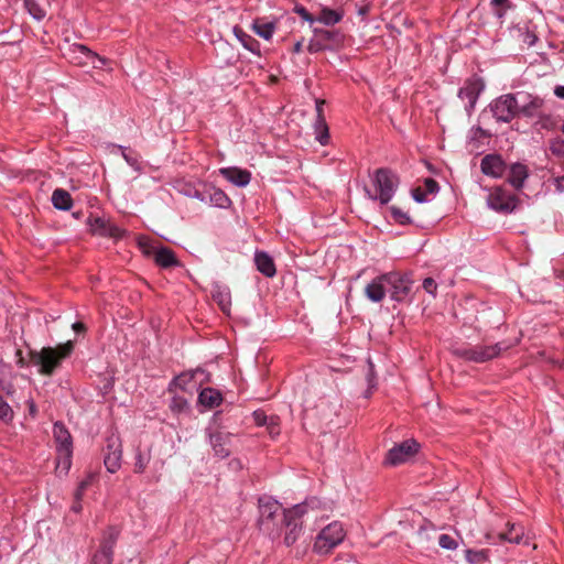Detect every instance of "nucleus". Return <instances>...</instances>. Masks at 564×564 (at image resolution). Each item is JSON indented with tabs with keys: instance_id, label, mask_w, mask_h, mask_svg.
<instances>
[{
	"instance_id": "1",
	"label": "nucleus",
	"mask_w": 564,
	"mask_h": 564,
	"mask_svg": "<svg viewBox=\"0 0 564 564\" xmlns=\"http://www.w3.org/2000/svg\"><path fill=\"white\" fill-rule=\"evenodd\" d=\"M259 529L272 540L282 535V525L289 516V509H283L282 505L270 497L259 499Z\"/></svg>"
},
{
	"instance_id": "2",
	"label": "nucleus",
	"mask_w": 564,
	"mask_h": 564,
	"mask_svg": "<svg viewBox=\"0 0 564 564\" xmlns=\"http://www.w3.org/2000/svg\"><path fill=\"white\" fill-rule=\"evenodd\" d=\"M70 352V340L56 348L46 347L40 351L31 352V361L37 367L40 373L50 376L59 366L64 358Z\"/></svg>"
},
{
	"instance_id": "3",
	"label": "nucleus",
	"mask_w": 564,
	"mask_h": 564,
	"mask_svg": "<svg viewBox=\"0 0 564 564\" xmlns=\"http://www.w3.org/2000/svg\"><path fill=\"white\" fill-rule=\"evenodd\" d=\"M372 184L376 194L366 188L368 197L372 200H379L381 205H387L395 194L399 177L389 169H378L373 174Z\"/></svg>"
},
{
	"instance_id": "4",
	"label": "nucleus",
	"mask_w": 564,
	"mask_h": 564,
	"mask_svg": "<svg viewBox=\"0 0 564 564\" xmlns=\"http://www.w3.org/2000/svg\"><path fill=\"white\" fill-rule=\"evenodd\" d=\"M53 435L57 448L56 475L58 477L67 476L70 470V432L62 422L57 421L53 426Z\"/></svg>"
},
{
	"instance_id": "5",
	"label": "nucleus",
	"mask_w": 564,
	"mask_h": 564,
	"mask_svg": "<svg viewBox=\"0 0 564 564\" xmlns=\"http://www.w3.org/2000/svg\"><path fill=\"white\" fill-rule=\"evenodd\" d=\"M345 536L344 525L338 521H334L317 534L313 549L318 554H328L344 541Z\"/></svg>"
},
{
	"instance_id": "6",
	"label": "nucleus",
	"mask_w": 564,
	"mask_h": 564,
	"mask_svg": "<svg viewBox=\"0 0 564 564\" xmlns=\"http://www.w3.org/2000/svg\"><path fill=\"white\" fill-rule=\"evenodd\" d=\"M489 110L498 122H510L518 115L516 94H505L489 104Z\"/></svg>"
},
{
	"instance_id": "7",
	"label": "nucleus",
	"mask_w": 564,
	"mask_h": 564,
	"mask_svg": "<svg viewBox=\"0 0 564 564\" xmlns=\"http://www.w3.org/2000/svg\"><path fill=\"white\" fill-rule=\"evenodd\" d=\"M306 512L304 503L295 505L289 509L285 522L282 525V533L284 534L283 542L286 546L293 545L301 535L302 522L301 517Z\"/></svg>"
},
{
	"instance_id": "8",
	"label": "nucleus",
	"mask_w": 564,
	"mask_h": 564,
	"mask_svg": "<svg viewBox=\"0 0 564 564\" xmlns=\"http://www.w3.org/2000/svg\"><path fill=\"white\" fill-rule=\"evenodd\" d=\"M505 349H507V346H502V344L497 343L494 345H478L468 348H458L455 350V354L468 361L486 362L499 356V354Z\"/></svg>"
},
{
	"instance_id": "9",
	"label": "nucleus",
	"mask_w": 564,
	"mask_h": 564,
	"mask_svg": "<svg viewBox=\"0 0 564 564\" xmlns=\"http://www.w3.org/2000/svg\"><path fill=\"white\" fill-rule=\"evenodd\" d=\"M106 59L90 51L83 44H73V66L84 69L88 74L91 69L101 68Z\"/></svg>"
},
{
	"instance_id": "10",
	"label": "nucleus",
	"mask_w": 564,
	"mask_h": 564,
	"mask_svg": "<svg viewBox=\"0 0 564 564\" xmlns=\"http://www.w3.org/2000/svg\"><path fill=\"white\" fill-rule=\"evenodd\" d=\"M104 464L106 469L115 474L121 468L122 443L120 436L112 432L106 438Z\"/></svg>"
},
{
	"instance_id": "11",
	"label": "nucleus",
	"mask_w": 564,
	"mask_h": 564,
	"mask_svg": "<svg viewBox=\"0 0 564 564\" xmlns=\"http://www.w3.org/2000/svg\"><path fill=\"white\" fill-rule=\"evenodd\" d=\"M119 530L115 527L108 528L100 543L99 550L94 554L91 564H111L113 546L118 540Z\"/></svg>"
},
{
	"instance_id": "12",
	"label": "nucleus",
	"mask_w": 564,
	"mask_h": 564,
	"mask_svg": "<svg viewBox=\"0 0 564 564\" xmlns=\"http://www.w3.org/2000/svg\"><path fill=\"white\" fill-rule=\"evenodd\" d=\"M484 89H485V83H484L482 78L473 76V77L468 78L465 82L464 86L458 90V97L462 100L467 101L466 110L468 112L474 110L476 102L478 100V97L484 91Z\"/></svg>"
},
{
	"instance_id": "13",
	"label": "nucleus",
	"mask_w": 564,
	"mask_h": 564,
	"mask_svg": "<svg viewBox=\"0 0 564 564\" xmlns=\"http://www.w3.org/2000/svg\"><path fill=\"white\" fill-rule=\"evenodd\" d=\"M148 241H149L148 238L141 237L139 239V245L141 247L149 248L148 250H145V252L153 253L154 261L159 267H161L163 269H167V268H172V267H177L180 264L178 260L172 249H170L167 247L150 246L148 243Z\"/></svg>"
},
{
	"instance_id": "14",
	"label": "nucleus",
	"mask_w": 564,
	"mask_h": 564,
	"mask_svg": "<svg viewBox=\"0 0 564 564\" xmlns=\"http://www.w3.org/2000/svg\"><path fill=\"white\" fill-rule=\"evenodd\" d=\"M518 199L501 187H496L487 198L488 206L497 212L511 213L517 207Z\"/></svg>"
},
{
	"instance_id": "15",
	"label": "nucleus",
	"mask_w": 564,
	"mask_h": 564,
	"mask_svg": "<svg viewBox=\"0 0 564 564\" xmlns=\"http://www.w3.org/2000/svg\"><path fill=\"white\" fill-rule=\"evenodd\" d=\"M419 449V444L414 440H406L399 445L393 446L387 454L386 463L392 466L405 463Z\"/></svg>"
},
{
	"instance_id": "16",
	"label": "nucleus",
	"mask_w": 564,
	"mask_h": 564,
	"mask_svg": "<svg viewBox=\"0 0 564 564\" xmlns=\"http://www.w3.org/2000/svg\"><path fill=\"white\" fill-rule=\"evenodd\" d=\"M516 96L518 98V113L527 118L541 116V109L544 105L541 97L528 93H518Z\"/></svg>"
},
{
	"instance_id": "17",
	"label": "nucleus",
	"mask_w": 564,
	"mask_h": 564,
	"mask_svg": "<svg viewBox=\"0 0 564 564\" xmlns=\"http://www.w3.org/2000/svg\"><path fill=\"white\" fill-rule=\"evenodd\" d=\"M87 224L93 234L101 237H109L118 240L126 234V230L101 217H96L94 219L89 218Z\"/></svg>"
},
{
	"instance_id": "18",
	"label": "nucleus",
	"mask_w": 564,
	"mask_h": 564,
	"mask_svg": "<svg viewBox=\"0 0 564 564\" xmlns=\"http://www.w3.org/2000/svg\"><path fill=\"white\" fill-rule=\"evenodd\" d=\"M387 286L392 290V299L401 300L411 290V281L406 275H401L397 272L387 273Z\"/></svg>"
},
{
	"instance_id": "19",
	"label": "nucleus",
	"mask_w": 564,
	"mask_h": 564,
	"mask_svg": "<svg viewBox=\"0 0 564 564\" xmlns=\"http://www.w3.org/2000/svg\"><path fill=\"white\" fill-rule=\"evenodd\" d=\"M480 169L485 175L498 178L505 173L506 164L500 155L487 154L481 159Z\"/></svg>"
},
{
	"instance_id": "20",
	"label": "nucleus",
	"mask_w": 564,
	"mask_h": 564,
	"mask_svg": "<svg viewBox=\"0 0 564 564\" xmlns=\"http://www.w3.org/2000/svg\"><path fill=\"white\" fill-rule=\"evenodd\" d=\"M209 443L217 457L227 458L230 455L231 435L229 433H212L209 434Z\"/></svg>"
},
{
	"instance_id": "21",
	"label": "nucleus",
	"mask_w": 564,
	"mask_h": 564,
	"mask_svg": "<svg viewBox=\"0 0 564 564\" xmlns=\"http://www.w3.org/2000/svg\"><path fill=\"white\" fill-rule=\"evenodd\" d=\"M219 173L230 183L238 187L247 186L251 181V173L239 167H223Z\"/></svg>"
},
{
	"instance_id": "22",
	"label": "nucleus",
	"mask_w": 564,
	"mask_h": 564,
	"mask_svg": "<svg viewBox=\"0 0 564 564\" xmlns=\"http://www.w3.org/2000/svg\"><path fill=\"white\" fill-rule=\"evenodd\" d=\"M387 273L373 279L366 288V296L375 303L381 302L386 296Z\"/></svg>"
},
{
	"instance_id": "23",
	"label": "nucleus",
	"mask_w": 564,
	"mask_h": 564,
	"mask_svg": "<svg viewBox=\"0 0 564 564\" xmlns=\"http://www.w3.org/2000/svg\"><path fill=\"white\" fill-rule=\"evenodd\" d=\"M215 52L221 66L232 65L238 57L234 46L226 41L217 42L215 44Z\"/></svg>"
},
{
	"instance_id": "24",
	"label": "nucleus",
	"mask_w": 564,
	"mask_h": 564,
	"mask_svg": "<svg viewBox=\"0 0 564 564\" xmlns=\"http://www.w3.org/2000/svg\"><path fill=\"white\" fill-rule=\"evenodd\" d=\"M312 31L315 36L321 37L322 42L329 45V50L341 45L345 40V35L339 30L313 28Z\"/></svg>"
},
{
	"instance_id": "25",
	"label": "nucleus",
	"mask_w": 564,
	"mask_h": 564,
	"mask_svg": "<svg viewBox=\"0 0 564 564\" xmlns=\"http://www.w3.org/2000/svg\"><path fill=\"white\" fill-rule=\"evenodd\" d=\"M254 263L257 270L267 278H273L276 273L272 257L265 251H256Z\"/></svg>"
},
{
	"instance_id": "26",
	"label": "nucleus",
	"mask_w": 564,
	"mask_h": 564,
	"mask_svg": "<svg viewBox=\"0 0 564 564\" xmlns=\"http://www.w3.org/2000/svg\"><path fill=\"white\" fill-rule=\"evenodd\" d=\"M529 176V169L522 163H513L510 165L508 182L516 188L523 187L525 180Z\"/></svg>"
},
{
	"instance_id": "27",
	"label": "nucleus",
	"mask_w": 564,
	"mask_h": 564,
	"mask_svg": "<svg viewBox=\"0 0 564 564\" xmlns=\"http://www.w3.org/2000/svg\"><path fill=\"white\" fill-rule=\"evenodd\" d=\"M212 296L217 302L220 310L229 314L231 306V294L230 290L226 285L215 284L212 290Z\"/></svg>"
},
{
	"instance_id": "28",
	"label": "nucleus",
	"mask_w": 564,
	"mask_h": 564,
	"mask_svg": "<svg viewBox=\"0 0 564 564\" xmlns=\"http://www.w3.org/2000/svg\"><path fill=\"white\" fill-rule=\"evenodd\" d=\"M276 29V24L274 21H269L264 18L256 19L252 23L253 32L260 37L269 41L272 39Z\"/></svg>"
},
{
	"instance_id": "29",
	"label": "nucleus",
	"mask_w": 564,
	"mask_h": 564,
	"mask_svg": "<svg viewBox=\"0 0 564 564\" xmlns=\"http://www.w3.org/2000/svg\"><path fill=\"white\" fill-rule=\"evenodd\" d=\"M502 540H506L510 543L516 544H528L529 538L524 534V529L521 524L512 523L509 525L508 530L500 534Z\"/></svg>"
},
{
	"instance_id": "30",
	"label": "nucleus",
	"mask_w": 564,
	"mask_h": 564,
	"mask_svg": "<svg viewBox=\"0 0 564 564\" xmlns=\"http://www.w3.org/2000/svg\"><path fill=\"white\" fill-rule=\"evenodd\" d=\"M344 18V12L334 10L327 7H323L317 17H315V23L319 22L326 26H333L339 23Z\"/></svg>"
},
{
	"instance_id": "31",
	"label": "nucleus",
	"mask_w": 564,
	"mask_h": 564,
	"mask_svg": "<svg viewBox=\"0 0 564 564\" xmlns=\"http://www.w3.org/2000/svg\"><path fill=\"white\" fill-rule=\"evenodd\" d=\"M207 204L218 208H228L231 200L223 189L210 187L207 189Z\"/></svg>"
},
{
	"instance_id": "32",
	"label": "nucleus",
	"mask_w": 564,
	"mask_h": 564,
	"mask_svg": "<svg viewBox=\"0 0 564 564\" xmlns=\"http://www.w3.org/2000/svg\"><path fill=\"white\" fill-rule=\"evenodd\" d=\"M234 34L239 40V42L243 45V47L251 53L260 56V43L253 39L251 35L247 34L239 26L234 28Z\"/></svg>"
},
{
	"instance_id": "33",
	"label": "nucleus",
	"mask_w": 564,
	"mask_h": 564,
	"mask_svg": "<svg viewBox=\"0 0 564 564\" xmlns=\"http://www.w3.org/2000/svg\"><path fill=\"white\" fill-rule=\"evenodd\" d=\"M198 400L204 406L213 409L221 403L223 398L219 391L213 388H205L200 391Z\"/></svg>"
},
{
	"instance_id": "34",
	"label": "nucleus",
	"mask_w": 564,
	"mask_h": 564,
	"mask_svg": "<svg viewBox=\"0 0 564 564\" xmlns=\"http://www.w3.org/2000/svg\"><path fill=\"white\" fill-rule=\"evenodd\" d=\"M51 202L56 209H70V194L66 189L56 188L52 194Z\"/></svg>"
},
{
	"instance_id": "35",
	"label": "nucleus",
	"mask_w": 564,
	"mask_h": 564,
	"mask_svg": "<svg viewBox=\"0 0 564 564\" xmlns=\"http://www.w3.org/2000/svg\"><path fill=\"white\" fill-rule=\"evenodd\" d=\"M315 139L322 144H327L329 140L328 126L325 118L316 119L314 122Z\"/></svg>"
},
{
	"instance_id": "36",
	"label": "nucleus",
	"mask_w": 564,
	"mask_h": 564,
	"mask_svg": "<svg viewBox=\"0 0 564 564\" xmlns=\"http://www.w3.org/2000/svg\"><path fill=\"white\" fill-rule=\"evenodd\" d=\"M197 371H188V372H183L178 376H176L170 383V390H172L173 388L175 389H180V390H186L187 389V386L192 382V380L194 379V376L196 375Z\"/></svg>"
},
{
	"instance_id": "37",
	"label": "nucleus",
	"mask_w": 564,
	"mask_h": 564,
	"mask_svg": "<svg viewBox=\"0 0 564 564\" xmlns=\"http://www.w3.org/2000/svg\"><path fill=\"white\" fill-rule=\"evenodd\" d=\"M151 460V451L148 449L145 452L140 451L139 448L135 452V462H134V473L143 474Z\"/></svg>"
},
{
	"instance_id": "38",
	"label": "nucleus",
	"mask_w": 564,
	"mask_h": 564,
	"mask_svg": "<svg viewBox=\"0 0 564 564\" xmlns=\"http://www.w3.org/2000/svg\"><path fill=\"white\" fill-rule=\"evenodd\" d=\"M24 6L34 20L41 21L45 18L46 11L36 0H24Z\"/></svg>"
},
{
	"instance_id": "39",
	"label": "nucleus",
	"mask_w": 564,
	"mask_h": 564,
	"mask_svg": "<svg viewBox=\"0 0 564 564\" xmlns=\"http://www.w3.org/2000/svg\"><path fill=\"white\" fill-rule=\"evenodd\" d=\"M390 213L393 220L400 225H408L412 223L410 216L397 206H391Z\"/></svg>"
},
{
	"instance_id": "40",
	"label": "nucleus",
	"mask_w": 564,
	"mask_h": 564,
	"mask_svg": "<svg viewBox=\"0 0 564 564\" xmlns=\"http://www.w3.org/2000/svg\"><path fill=\"white\" fill-rule=\"evenodd\" d=\"M13 419V410L10 404L0 397V420L4 423L12 421Z\"/></svg>"
},
{
	"instance_id": "41",
	"label": "nucleus",
	"mask_w": 564,
	"mask_h": 564,
	"mask_svg": "<svg viewBox=\"0 0 564 564\" xmlns=\"http://www.w3.org/2000/svg\"><path fill=\"white\" fill-rule=\"evenodd\" d=\"M550 151L553 155L564 159V139L553 138L550 140Z\"/></svg>"
},
{
	"instance_id": "42",
	"label": "nucleus",
	"mask_w": 564,
	"mask_h": 564,
	"mask_svg": "<svg viewBox=\"0 0 564 564\" xmlns=\"http://www.w3.org/2000/svg\"><path fill=\"white\" fill-rule=\"evenodd\" d=\"M96 478H97V475L95 473H90L86 476L85 479H83L78 484V487H77V490L75 494L76 499H79L84 495L86 489L91 486V484L96 480Z\"/></svg>"
},
{
	"instance_id": "43",
	"label": "nucleus",
	"mask_w": 564,
	"mask_h": 564,
	"mask_svg": "<svg viewBox=\"0 0 564 564\" xmlns=\"http://www.w3.org/2000/svg\"><path fill=\"white\" fill-rule=\"evenodd\" d=\"M293 11L299 17H301L303 21L307 22L312 26V29L314 28L313 25L315 24V17L311 14L302 4H295Z\"/></svg>"
},
{
	"instance_id": "44",
	"label": "nucleus",
	"mask_w": 564,
	"mask_h": 564,
	"mask_svg": "<svg viewBox=\"0 0 564 564\" xmlns=\"http://www.w3.org/2000/svg\"><path fill=\"white\" fill-rule=\"evenodd\" d=\"M438 544L444 550L454 551L458 547L457 541L448 534H441L438 536Z\"/></svg>"
},
{
	"instance_id": "45",
	"label": "nucleus",
	"mask_w": 564,
	"mask_h": 564,
	"mask_svg": "<svg viewBox=\"0 0 564 564\" xmlns=\"http://www.w3.org/2000/svg\"><path fill=\"white\" fill-rule=\"evenodd\" d=\"M329 50V45H326L324 42H322L321 37L313 36L307 45V51L310 53H316L319 51H326Z\"/></svg>"
},
{
	"instance_id": "46",
	"label": "nucleus",
	"mask_w": 564,
	"mask_h": 564,
	"mask_svg": "<svg viewBox=\"0 0 564 564\" xmlns=\"http://www.w3.org/2000/svg\"><path fill=\"white\" fill-rule=\"evenodd\" d=\"M265 426H267V430L272 438H274L275 436H278L280 434L278 416H273V415L270 416V420Z\"/></svg>"
},
{
	"instance_id": "47",
	"label": "nucleus",
	"mask_w": 564,
	"mask_h": 564,
	"mask_svg": "<svg viewBox=\"0 0 564 564\" xmlns=\"http://www.w3.org/2000/svg\"><path fill=\"white\" fill-rule=\"evenodd\" d=\"M252 417L254 423L258 426H265L270 420V416H268L263 411L257 410L252 413Z\"/></svg>"
},
{
	"instance_id": "48",
	"label": "nucleus",
	"mask_w": 564,
	"mask_h": 564,
	"mask_svg": "<svg viewBox=\"0 0 564 564\" xmlns=\"http://www.w3.org/2000/svg\"><path fill=\"white\" fill-rule=\"evenodd\" d=\"M367 381H368V384H369V389L366 392L365 397L369 398L370 394H371V389H373L376 387V384H377L376 378H375V372H373V364L371 361H369V371H368V375H367Z\"/></svg>"
},
{
	"instance_id": "49",
	"label": "nucleus",
	"mask_w": 564,
	"mask_h": 564,
	"mask_svg": "<svg viewBox=\"0 0 564 564\" xmlns=\"http://www.w3.org/2000/svg\"><path fill=\"white\" fill-rule=\"evenodd\" d=\"M482 557H484L482 551H471V550L466 551V560L470 564L479 562Z\"/></svg>"
},
{
	"instance_id": "50",
	"label": "nucleus",
	"mask_w": 564,
	"mask_h": 564,
	"mask_svg": "<svg viewBox=\"0 0 564 564\" xmlns=\"http://www.w3.org/2000/svg\"><path fill=\"white\" fill-rule=\"evenodd\" d=\"M424 187L429 194H436L440 189L438 183L433 178H425Z\"/></svg>"
},
{
	"instance_id": "51",
	"label": "nucleus",
	"mask_w": 564,
	"mask_h": 564,
	"mask_svg": "<svg viewBox=\"0 0 564 564\" xmlns=\"http://www.w3.org/2000/svg\"><path fill=\"white\" fill-rule=\"evenodd\" d=\"M423 289L427 293H430L432 295H435L436 290H437V284H436V282L432 278H426L423 281Z\"/></svg>"
},
{
	"instance_id": "52",
	"label": "nucleus",
	"mask_w": 564,
	"mask_h": 564,
	"mask_svg": "<svg viewBox=\"0 0 564 564\" xmlns=\"http://www.w3.org/2000/svg\"><path fill=\"white\" fill-rule=\"evenodd\" d=\"M412 196L416 203H425L429 200L426 193L421 191V188L413 189Z\"/></svg>"
},
{
	"instance_id": "53",
	"label": "nucleus",
	"mask_w": 564,
	"mask_h": 564,
	"mask_svg": "<svg viewBox=\"0 0 564 564\" xmlns=\"http://www.w3.org/2000/svg\"><path fill=\"white\" fill-rule=\"evenodd\" d=\"M553 185L558 194H564V176L553 178Z\"/></svg>"
},
{
	"instance_id": "54",
	"label": "nucleus",
	"mask_w": 564,
	"mask_h": 564,
	"mask_svg": "<svg viewBox=\"0 0 564 564\" xmlns=\"http://www.w3.org/2000/svg\"><path fill=\"white\" fill-rule=\"evenodd\" d=\"M188 195L203 202V203H207V189L204 192H199V191L195 189L194 193H191Z\"/></svg>"
},
{
	"instance_id": "55",
	"label": "nucleus",
	"mask_w": 564,
	"mask_h": 564,
	"mask_svg": "<svg viewBox=\"0 0 564 564\" xmlns=\"http://www.w3.org/2000/svg\"><path fill=\"white\" fill-rule=\"evenodd\" d=\"M86 327L82 322L73 323V332L76 336L84 334Z\"/></svg>"
},
{
	"instance_id": "56",
	"label": "nucleus",
	"mask_w": 564,
	"mask_h": 564,
	"mask_svg": "<svg viewBox=\"0 0 564 564\" xmlns=\"http://www.w3.org/2000/svg\"><path fill=\"white\" fill-rule=\"evenodd\" d=\"M323 106H324V100L317 99L316 100V106H315L316 119L325 118L324 115H323Z\"/></svg>"
},
{
	"instance_id": "57",
	"label": "nucleus",
	"mask_w": 564,
	"mask_h": 564,
	"mask_svg": "<svg viewBox=\"0 0 564 564\" xmlns=\"http://www.w3.org/2000/svg\"><path fill=\"white\" fill-rule=\"evenodd\" d=\"M554 95L560 98V99H564V86L563 85H558L554 88Z\"/></svg>"
},
{
	"instance_id": "58",
	"label": "nucleus",
	"mask_w": 564,
	"mask_h": 564,
	"mask_svg": "<svg viewBox=\"0 0 564 564\" xmlns=\"http://www.w3.org/2000/svg\"><path fill=\"white\" fill-rule=\"evenodd\" d=\"M302 47H303V40L301 41H297L294 46H293V53L295 54H299L302 52Z\"/></svg>"
},
{
	"instance_id": "59",
	"label": "nucleus",
	"mask_w": 564,
	"mask_h": 564,
	"mask_svg": "<svg viewBox=\"0 0 564 564\" xmlns=\"http://www.w3.org/2000/svg\"><path fill=\"white\" fill-rule=\"evenodd\" d=\"M123 158L127 161L128 164L131 166H134L137 164V161L134 159H131L128 154L123 153Z\"/></svg>"
},
{
	"instance_id": "60",
	"label": "nucleus",
	"mask_w": 564,
	"mask_h": 564,
	"mask_svg": "<svg viewBox=\"0 0 564 564\" xmlns=\"http://www.w3.org/2000/svg\"><path fill=\"white\" fill-rule=\"evenodd\" d=\"M72 510L73 512H79L82 510V506L73 502Z\"/></svg>"
},
{
	"instance_id": "61",
	"label": "nucleus",
	"mask_w": 564,
	"mask_h": 564,
	"mask_svg": "<svg viewBox=\"0 0 564 564\" xmlns=\"http://www.w3.org/2000/svg\"><path fill=\"white\" fill-rule=\"evenodd\" d=\"M528 37H529V44L533 45L536 40V36L534 34H529Z\"/></svg>"
},
{
	"instance_id": "62",
	"label": "nucleus",
	"mask_w": 564,
	"mask_h": 564,
	"mask_svg": "<svg viewBox=\"0 0 564 564\" xmlns=\"http://www.w3.org/2000/svg\"><path fill=\"white\" fill-rule=\"evenodd\" d=\"M506 0H492V3H495L496 6H500L505 2Z\"/></svg>"
}]
</instances>
